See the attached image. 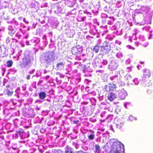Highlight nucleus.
Instances as JSON below:
<instances>
[{
    "instance_id": "nucleus-1",
    "label": "nucleus",
    "mask_w": 153,
    "mask_h": 153,
    "mask_svg": "<svg viewBox=\"0 0 153 153\" xmlns=\"http://www.w3.org/2000/svg\"><path fill=\"white\" fill-rule=\"evenodd\" d=\"M123 146V145L119 141L113 142L111 146L109 153H122L123 152H124Z\"/></svg>"
},
{
    "instance_id": "nucleus-2",
    "label": "nucleus",
    "mask_w": 153,
    "mask_h": 153,
    "mask_svg": "<svg viewBox=\"0 0 153 153\" xmlns=\"http://www.w3.org/2000/svg\"><path fill=\"white\" fill-rule=\"evenodd\" d=\"M113 79L114 80V82L116 83V84H110V85L108 86L109 91H114L116 88H117V86H120L122 85L121 82L120 77L115 76L111 78V80Z\"/></svg>"
},
{
    "instance_id": "nucleus-3",
    "label": "nucleus",
    "mask_w": 153,
    "mask_h": 153,
    "mask_svg": "<svg viewBox=\"0 0 153 153\" xmlns=\"http://www.w3.org/2000/svg\"><path fill=\"white\" fill-rule=\"evenodd\" d=\"M100 48V54L102 55L108 53L111 49V46L108 44L105 46H101Z\"/></svg>"
},
{
    "instance_id": "nucleus-4",
    "label": "nucleus",
    "mask_w": 153,
    "mask_h": 153,
    "mask_svg": "<svg viewBox=\"0 0 153 153\" xmlns=\"http://www.w3.org/2000/svg\"><path fill=\"white\" fill-rule=\"evenodd\" d=\"M30 60L28 57H25L23 58L22 61L20 62V66L22 68L26 67L29 64H30Z\"/></svg>"
},
{
    "instance_id": "nucleus-5",
    "label": "nucleus",
    "mask_w": 153,
    "mask_h": 153,
    "mask_svg": "<svg viewBox=\"0 0 153 153\" xmlns=\"http://www.w3.org/2000/svg\"><path fill=\"white\" fill-rule=\"evenodd\" d=\"M124 119L122 118L116 119L115 121L116 127L120 129L125 126Z\"/></svg>"
},
{
    "instance_id": "nucleus-6",
    "label": "nucleus",
    "mask_w": 153,
    "mask_h": 153,
    "mask_svg": "<svg viewBox=\"0 0 153 153\" xmlns=\"http://www.w3.org/2000/svg\"><path fill=\"white\" fill-rule=\"evenodd\" d=\"M117 97L116 94L113 92H108L107 98L110 102H112L115 100Z\"/></svg>"
},
{
    "instance_id": "nucleus-7",
    "label": "nucleus",
    "mask_w": 153,
    "mask_h": 153,
    "mask_svg": "<svg viewBox=\"0 0 153 153\" xmlns=\"http://www.w3.org/2000/svg\"><path fill=\"white\" fill-rule=\"evenodd\" d=\"M51 53L50 52H46L44 55V60L47 62H49L51 60Z\"/></svg>"
},
{
    "instance_id": "nucleus-8",
    "label": "nucleus",
    "mask_w": 153,
    "mask_h": 153,
    "mask_svg": "<svg viewBox=\"0 0 153 153\" xmlns=\"http://www.w3.org/2000/svg\"><path fill=\"white\" fill-rule=\"evenodd\" d=\"M80 49L77 48L76 47H73L72 49L71 53L73 55L80 53Z\"/></svg>"
},
{
    "instance_id": "nucleus-9",
    "label": "nucleus",
    "mask_w": 153,
    "mask_h": 153,
    "mask_svg": "<svg viewBox=\"0 0 153 153\" xmlns=\"http://www.w3.org/2000/svg\"><path fill=\"white\" fill-rule=\"evenodd\" d=\"M65 63L62 62L58 63L56 65V68L57 70H61L64 68Z\"/></svg>"
},
{
    "instance_id": "nucleus-10",
    "label": "nucleus",
    "mask_w": 153,
    "mask_h": 153,
    "mask_svg": "<svg viewBox=\"0 0 153 153\" xmlns=\"http://www.w3.org/2000/svg\"><path fill=\"white\" fill-rule=\"evenodd\" d=\"M39 98L44 100L46 97V94L44 91H41L39 94Z\"/></svg>"
},
{
    "instance_id": "nucleus-11",
    "label": "nucleus",
    "mask_w": 153,
    "mask_h": 153,
    "mask_svg": "<svg viewBox=\"0 0 153 153\" xmlns=\"http://www.w3.org/2000/svg\"><path fill=\"white\" fill-rule=\"evenodd\" d=\"M126 93L125 91L121 92L119 93V97L122 100L124 99L126 95Z\"/></svg>"
},
{
    "instance_id": "nucleus-12",
    "label": "nucleus",
    "mask_w": 153,
    "mask_h": 153,
    "mask_svg": "<svg viewBox=\"0 0 153 153\" xmlns=\"http://www.w3.org/2000/svg\"><path fill=\"white\" fill-rule=\"evenodd\" d=\"M144 75L146 76L149 77L151 75L150 71L149 70L145 69L144 71Z\"/></svg>"
},
{
    "instance_id": "nucleus-13",
    "label": "nucleus",
    "mask_w": 153,
    "mask_h": 153,
    "mask_svg": "<svg viewBox=\"0 0 153 153\" xmlns=\"http://www.w3.org/2000/svg\"><path fill=\"white\" fill-rule=\"evenodd\" d=\"M13 64V62L12 60H10L6 62V66L8 67H10L12 66Z\"/></svg>"
},
{
    "instance_id": "nucleus-14",
    "label": "nucleus",
    "mask_w": 153,
    "mask_h": 153,
    "mask_svg": "<svg viewBox=\"0 0 153 153\" xmlns=\"http://www.w3.org/2000/svg\"><path fill=\"white\" fill-rule=\"evenodd\" d=\"M99 46L98 45H96L93 50L96 53H97L99 50Z\"/></svg>"
},
{
    "instance_id": "nucleus-15",
    "label": "nucleus",
    "mask_w": 153,
    "mask_h": 153,
    "mask_svg": "<svg viewBox=\"0 0 153 153\" xmlns=\"http://www.w3.org/2000/svg\"><path fill=\"white\" fill-rule=\"evenodd\" d=\"M88 137L90 140H93L94 137V134H91L88 135Z\"/></svg>"
},
{
    "instance_id": "nucleus-16",
    "label": "nucleus",
    "mask_w": 153,
    "mask_h": 153,
    "mask_svg": "<svg viewBox=\"0 0 153 153\" xmlns=\"http://www.w3.org/2000/svg\"><path fill=\"white\" fill-rule=\"evenodd\" d=\"M7 92L8 95L9 96H11L12 95L13 93V91H10L8 90Z\"/></svg>"
},
{
    "instance_id": "nucleus-17",
    "label": "nucleus",
    "mask_w": 153,
    "mask_h": 153,
    "mask_svg": "<svg viewBox=\"0 0 153 153\" xmlns=\"http://www.w3.org/2000/svg\"><path fill=\"white\" fill-rule=\"evenodd\" d=\"M95 149L96 151H99L100 150V146L97 144H96L95 145Z\"/></svg>"
},
{
    "instance_id": "nucleus-18",
    "label": "nucleus",
    "mask_w": 153,
    "mask_h": 153,
    "mask_svg": "<svg viewBox=\"0 0 153 153\" xmlns=\"http://www.w3.org/2000/svg\"><path fill=\"white\" fill-rule=\"evenodd\" d=\"M129 119L131 121L134 119V117L132 116H130L129 117Z\"/></svg>"
},
{
    "instance_id": "nucleus-19",
    "label": "nucleus",
    "mask_w": 153,
    "mask_h": 153,
    "mask_svg": "<svg viewBox=\"0 0 153 153\" xmlns=\"http://www.w3.org/2000/svg\"><path fill=\"white\" fill-rule=\"evenodd\" d=\"M22 132H23V131H22V129L21 128V129H20V130H19V131H17V133L18 134H21V133H22Z\"/></svg>"
},
{
    "instance_id": "nucleus-20",
    "label": "nucleus",
    "mask_w": 153,
    "mask_h": 153,
    "mask_svg": "<svg viewBox=\"0 0 153 153\" xmlns=\"http://www.w3.org/2000/svg\"><path fill=\"white\" fill-rule=\"evenodd\" d=\"M73 122L74 123L78 124L79 123V121L78 120H77L76 121L74 120Z\"/></svg>"
},
{
    "instance_id": "nucleus-21",
    "label": "nucleus",
    "mask_w": 153,
    "mask_h": 153,
    "mask_svg": "<svg viewBox=\"0 0 153 153\" xmlns=\"http://www.w3.org/2000/svg\"><path fill=\"white\" fill-rule=\"evenodd\" d=\"M69 148H67V149L66 150H65V153H69Z\"/></svg>"
},
{
    "instance_id": "nucleus-22",
    "label": "nucleus",
    "mask_w": 153,
    "mask_h": 153,
    "mask_svg": "<svg viewBox=\"0 0 153 153\" xmlns=\"http://www.w3.org/2000/svg\"><path fill=\"white\" fill-rule=\"evenodd\" d=\"M30 75H27L26 77V79L28 80L30 79Z\"/></svg>"
},
{
    "instance_id": "nucleus-23",
    "label": "nucleus",
    "mask_w": 153,
    "mask_h": 153,
    "mask_svg": "<svg viewBox=\"0 0 153 153\" xmlns=\"http://www.w3.org/2000/svg\"><path fill=\"white\" fill-rule=\"evenodd\" d=\"M6 87L7 88H10V85H7Z\"/></svg>"
},
{
    "instance_id": "nucleus-24",
    "label": "nucleus",
    "mask_w": 153,
    "mask_h": 153,
    "mask_svg": "<svg viewBox=\"0 0 153 153\" xmlns=\"http://www.w3.org/2000/svg\"><path fill=\"white\" fill-rule=\"evenodd\" d=\"M70 153H74V152H73V151H70Z\"/></svg>"
},
{
    "instance_id": "nucleus-25",
    "label": "nucleus",
    "mask_w": 153,
    "mask_h": 153,
    "mask_svg": "<svg viewBox=\"0 0 153 153\" xmlns=\"http://www.w3.org/2000/svg\"><path fill=\"white\" fill-rule=\"evenodd\" d=\"M140 63L142 64H143L144 63V62H140Z\"/></svg>"
},
{
    "instance_id": "nucleus-26",
    "label": "nucleus",
    "mask_w": 153,
    "mask_h": 153,
    "mask_svg": "<svg viewBox=\"0 0 153 153\" xmlns=\"http://www.w3.org/2000/svg\"><path fill=\"white\" fill-rule=\"evenodd\" d=\"M70 149L71 150V149H69V150H70Z\"/></svg>"
}]
</instances>
